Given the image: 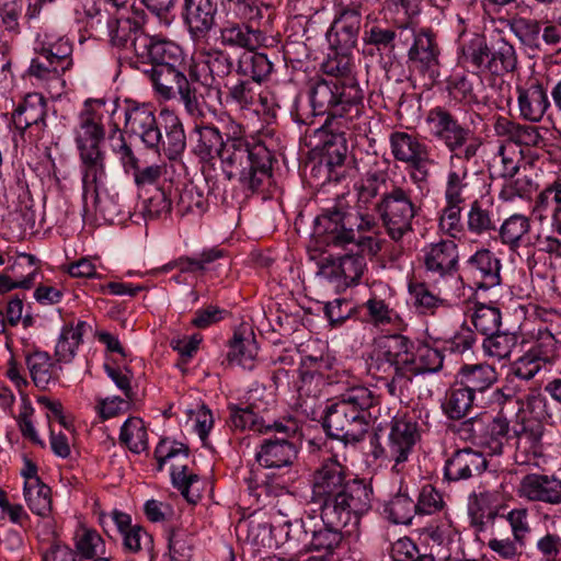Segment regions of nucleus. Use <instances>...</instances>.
<instances>
[{
  "mask_svg": "<svg viewBox=\"0 0 561 561\" xmlns=\"http://www.w3.org/2000/svg\"><path fill=\"white\" fill-rule=\"evenodd\" d=\"M137 68L185 66V55L175 42L161 35L140 34L134 42Z\"/></svg>",
  "mask_w": 561,
  "mask_h": 561,
  "instance_id": "f8f14e48",
  "label": "nucleus"
},
{
  "mask_svg": "<svg viewBox=\"0 0 561 561\" xmlns=\"http://www.w3.org/2000/svg\"><path fill=\"white\" fill-rule=\"evenodd\" d=\"M311 490V502L320 505L330 523L336 524L345 512L366 514L371 507V488L363 480L346 479L344 467L333 459L314 471Z\"/></svg>",
  "mask_w": 561,
  "mask_h": 561,
  "instance_id": "f03ea898",
  "label": "nucleus"
},
{
  "mask_svg": "<svg viewBox=\"0 0 561 561\" xmlns=\"http://www.w3.org/2000/svg\"><path fill=\"white\" fill-rule=\"evenodd\" d=\"M495 133L500 137L506 138V144L515 147H536L546 146V139L541 135V127L536 125L520 124L511 119L500 117L494 125Z\"/></svg>",
  "mask_w": 561,
  "mask_h": 561,
  "instance_id": "f704fd0d",
  "label": "nucleus"
},
{
  "mask_svg": "<svg viewBox=\"0 0 561 561\" xmlns=\"http://www.w3.org/2000/svg\"><path fill=\"white\" fill-rule=\"evenodd\" d=\"M466 268L478 289L488 290L502 283V262L489 249H479L466 261Z\"/></svg>",
  "mask_w": 561,
  "mask_h": 561,
  "instance_id": "bb28decb",
  "label": "nucleus"
},
{
  "mask_svg": "<svg viewBox=\"0 0 561 561\" xmlns=\"http://www.w3.org/2000/svg\"><path fill=\"white\" fill-rule=\"evenodd\" d=\"M459 60L477 73L493 76L512 73L518 67L517 51L510 41L500 37L489 46L485 36L479 33L461 44Z\"/></svg>",
  "mask_w": 561,
  "mask_h": 561,
  "instance_id": "39448f33",
  "label": "nucleus"
},
{
  "mask_svg": "<svg viewBox=\"0 0 561 561\" xmlns=\"http://www.w3.org/2000/svg\"><path fill=\"white\" fill-rule=\"evenodd\" d=\"M32 59L28 67V75L42 83H64L61 76L65 71L55 66V62L42 54Z\"/></svg>",
  "mask_w": 561,
  "mask_h": 561,
  "instance_id": "774afa93",
  "label": "nucleus"
},
{
  "mask_svg": "<svg viewBox=\"0 0 561 561\" xmlns=\"http://www.w3.org/2000/svg\"><path fill=\"white\" fill-rule=\"evenodd\" d=\"M24 362L32 382L39 390H48L59 381L62 366L49 353L42 350L25 351Z\"/></svg>",
  "mask_w": 561,
  "mask_h": 561,
  "instance_id": "c756f323",
  "label": "nucleus"
},
{
  "mask_svg": "<svg viewBox=\"0 0 561 561\" xmlns=\"http://www.w3.org/2000/svg\"><path fill=\"white\" fill-rule=\"evenodd\" d=\"M313 522L312 517L307 520L295 519L284 520L283 524L272 525L271 533L276 539H284V542H295L297 546L302 545L304 547L309 546L310 536Z\"/></svg>",
  "mask_w": 561,
  "mask_h": 561,
  "instance_id": "5fc2aeb1",
  "label": "nucleus"
},
{
  "mask_svg": "<svg viewBox=\"0 0 561 561\" xmlns=\"http://www.w3.org/2000/svg\"><path fill=\"white\" fill-rule=\"evenodd\" d=\"M506 25L523 45L528 47L539 46V36L541 33L540 21L522 15H514L506 20Z\"/></svg>",
  "mask_w": 561,
  "mask_h": 561,
  "instance_id": "e2e57ef3",
  "label": "nucleus"
},
{
  "mask_svg": "<svg viewBox=\"0 0 561 561\" xmlns=\"http://www.w3.org/2000/svg\"><path fill=\"white\" fill-rule=\"evenodd\" d=\"M222 9L239 21L256 23L263 19V2L260 0H220Z\"/></svg>",
  "mask_w": 561,
  "mask_h": 561,
  "instance_id": "338daca9",
  "label": "nucleus"
},
{
  "mask_svg": "<svg viewBox=\"0 0 561 561\" xmlns=\"http://www.w3.org/2000/svg\"><path fill=\"white\" fill-rule=\"evenodd\" d=\"M449 291H443L435 284V279L409 284V293L416 311L422 314H434L439 307L450 305L465 295V289L449 286Z\"/></svg>",
  "mask_w": 561,
  "mask_h": 561,
  "instance_id": "412c9836",
  "label": "nucleus"
},
{
  "mask_svg": "<svg viewBox=\"0 0 561 561\" xmlns=\"http://www.w3.org/2000/svg\"><path fill=\"white\" fill-rule=\"evenodd\" d=\"M119 443L134 454L147 450L148 433L140 417L131 416L123 423L119 432Z\"/></svg>",
  "mask_w": 561,
  "mask_h": 561,
  "instance_id": "4d7b16f0",
  "label": "nucleus"
},
{
  "mask_svg": "<svg viewBox=\"0 0 561 561\" xmlns=\"http://www.w3.org/2000/svg\"><path fill=\"white\" fill-rule=\"evenodd\" d=\"M488 466L482 453L470 447L455 450L445 461L444 478L451 482L481 474Z\"/></svg>",
  "mask_w": 561,
  "mask_h": 561,
  "instance_id": "cd10ccee",
  "label": "nucleus"
},
{
  "mask_svg": "<svg viewBox=\"0 0 561 561\" xmlns=\"http://www.w3.org/2000/svg\"><path fill=\"white\" fill-rule=\"evenodd\" d=\"M530 220L522 214H514L506 218L499 228V238L501 242L516 250L523 243L530 231Z\"/></svg>",
  "mask_w": 561,
  "mask_h": 561,
  "instance_id": "864d4df0",
  "label": "nucleus"
},
{
  "mask_svg": "<svg viewBox=\"0 0 561 561\" xmlns=\"http://www.w3.org/2000/svg\"><path fill=\"white\" fill-rule=\"evenodd\" d=\"M351 88L360 89L359 85H343L336 79L314 80L309 90L313 115H327L329 117L335 111V107L344 104V94H347Z\"/></svg>",
  "mask_w": 561,
  "mask_h": 561,
  "instance_id": "393cba45",
  "label": "nucleus"
},
{
  "mask_svg": "<svg viewBox=\"0 0 561 561\" xmlns=\"http://www.w3.org/2000/svg\"><path fill=\"white\" fill-rule=\"evenodd\" d=\"M419 439L420 433L414 416L397 413L390 422L386 446L381 445L377 434L370 438L371 455L375 459L392 461L391 473H402L403 463L408 461Z\"/></svg>",
  "mask_w": 561,
  "mask_h": 561,
  "instance_id": "6e6552de",
  "label": "nucleus"
},
{
  "mask_svg": "<svg viewBox=\"0 0 561 561\" xmlns=\"http://www.w3.org/2000/svg\"><path fill=\"white\" fill-rule=\"evenodd\" d=\"M144 24L145 13L142 11H133L113 21L110 20L106 25L112 44L117 47H126L130 42V46L134 48L135 38L140 34H146L142 30Z\"/></svg>",
  "mask_w": 561,
  "mask_h": 561,
  "instance_id": "ea45409f",
  "label": "nucleus"
},
{
  "mask_svg": "<svg viewBox=\"0 0 561 561\" xmlns=\"http://www.w3.org/2000/svg\"><path fill=\"white\" fill-rule=\"evenodd\" d=\"M83 211H94L104 220L113 221L123 211L119 193L108 184L106 163L80 171Z\"/></svg>",
  "mask_w": 561,
  "mask_h": 561,
  "instance_id": "9d476101",
  "label": "nucleus"
},
{
  "mask_svg": "<svg viewBox=\"0 0 561 561\" xmlns=\"http://www.w3.org/2000/svg\"><path fill=\"white\" fill-rule=\"evenodd\" d=\"M218 39L225 47L249 50L262 46L265 36L260 28L253 27V23L227 21L219 30Z\"/></svg>",
  "mask_w": 561,
  "mask_h": 561,
  "instance_id": "473e14b6",
  "label": "nucleus"
},
{
  "mask_svg": "<svg viewBox=\"0 0 561 561\" xmlns=\"http://www.w3.org/2000/svg\"><path fill=\"white\" fill-rule=\"evenodd\" d=\"M413 342L402 334H391L376 341L366 360L368 374L386 380L390 396L402 398L410 388L408 368L410 367Z\"/></svg>",
  "mask_w": 561,
  "mask_h": 561,
  "instance_id": "7ed1b4c3",
  "label": "nucleus"
},
{
  "mask_svg": "<svg viewBox=\"0 0 561 561\" xmlns=\"http://www.w3.org/2000/svg\"><path fill=\"white\" fill-rule=\"evenodd\" d=\"M516 419L513 433L516 437L517 451L535 458L540 457L543 451V422L538 419H528L526 413L517 414Z\"/></svg>",
  "mask_w": 561,
  "mask_h": 561,
  "instance_id": "72a5a7b5",
  "label": "nucleus"
},
{
  "mask_svg": "<svg viewBox=\"0 0 561 561\" xmlns=\"http://www.w3.org/2000/svg\"><path fill=\"white\" fill-rule=\"evenodd\" d=\"M408 51V57L415 69L427 75L431 80L438 77L439 48L434 33L428 28L419 32L413 30V37Z\"/></svg>",
  "mask_w": 561,
  "mask_h": 561,
  "instance_id": "5701e85b",
  "label": "nucleus"
},
{
  "mask_svg": "<svg viewBox=\"0 0 561 561\" xmlns=\"http://www.w3.org/2000/svg\"><path fill=\"white\" fill-rule=\"evenodd\" d=\"M471 322L478 332L488 336L500 331L502 312L495 306L477 304L471 314Z\"/></svg>",
  "mask_w": 561,
  "mask_h": 561,
  "instance_id": "0e129e2a",
  "label": "nucleus"
},
{
  "mask_svg": "<svg viewBox=\"0 0 561 561\" xmlns=\"http://www.w3.org/2000/svg\"><path fill=\"white\" fill-rule=\"evenodd\" d=\"M171 480L183 497L191 504H196L201 497V479L197 474L190 472L186 465H172Z\"/></svg>",
  "mask_w": 561,
  "mask_h": 561,
  "instance_id": "13d9d810",
  "label": "nucleus"
},
{
  "mask_svg": "<svg viewBox=\"0 0 561 561\" xmlns=\"http://www.w3.org/2000/svg\"><path fill=\"white\" fill-rule=\"evenodd\" d=\"M362 28V12L339 11L327 36L332 49L353 50Z\"/></svg>",
  "mask_w": 561,
  "mask_h": 561,
  "instance_id": "7c9ffc66",
  "label": "nucleus"
},
{
  "mask_svg": "<svg viewBox=\"0 0 561 561\" xmlns=\"http://www.w3.org/2000/svg\"><path fill=\"white\" fill-rule=\"evenodd\" d=\"M516 99L519 117L530 123H539L550 107L548 90L537 79L517 84Z\"/></svg>",
  "mask_w": 561,
  "mask_h": 561,
  "instance_id": "a878e982",
  "label": "nucleus"
},
{
  "mask_svg": "<svg viewBox=\"0 0 561 561\" xmlns=\"http://www.w3.org/2000/svg\"><path fill=\"white\" fill-rule=\"evenodd\" d=\"M516 494L529 502L561 504V479L554 474L528 473L522 477Z\"/></svg>",
  "mask_w": 561,
  "mask_h": 561,
  "instance_id": "b1692460",
  "label": "nucleus"
},
{
  "mask_svg": "<svg viewBox=\"0 0 561 561\" xmlns=\"http://www.w3.org/2000/svg\"><path fill=\"white\" fill-rule=\"evenodd\" d=\"M363 515L364 514L345 512L344 516L335 524L328 522L324 516V511H321L320 516L322 524L312 527L309 548L318 552L334 556L335 550L339 549L343 542V528L347 526L356 528Z\"/></svg>",
  "mask_w": 561,
  "mask_h": 561,
  "instance_id": "aec40b11",
  "label": "nucleus"
},
{
  "mask_svg": "<svg viewBox=\"0 0 561 561\" xmlns=\"http://www.w3.org/2000/svg\"><path fill=\"white\" fill-rule=\"evenodd\" d=\"M389 144L393 158L414 169L415 173L411 174L414 181L427 180L428 167L435 164V160L431 157V149L426 144L405 131L391 133Z\"/></svg>",
  "mask_w": 561,
  "mask_h": 561,
  "instance_id": "2eb2a0df",
  "label": "nucleus"
},
{
  "mask_svg": "<svg viewBox=\"0 0 561 561\" xmlns=\"http://www.w3.org/2000/svg\"><path fill=\"white\" fill-rule=\"evenodd\" d=\"M458 374L460 383L473 394L485 391L497 380L496 370L488 364L463 365Z\"/></svg>",
  "mask_w": 561,
  "mask_h": 561,
  "instance_id": "09e8293b",
  "label": "nucleus"
},
{
  "mask_svg": "<svg viewBox=\"0 0 561 561\" xmlns=\"http://www.w3.org/2000/svg\"><path fill=\"white\" fill-rule=\"evenodd\" d=\"M443 360L442 353L430 345L424 344L415 351L411 350L410 367L408 368L410 383L416 375L438 371L443 367Z\"/></svg>",
  "mask_w": 561,
  "mask_h": 561,
  "instance_id": "3c124183",
  "label": "nucleus"
},
{
  "mask_svg": "<svg viewBox=\"0 0 561 561\" xmlns=\"http://www.w3.org/2000/svg\"><path fill=\"white\" fill-rule=\"evenodd\" d=\"M413 37V28L409 25L389 26L386 23H366L362 34L363 55L374 56L391 54L398 48H405Z\"/></svg>",
  "mask_w": 561,
  "mask_h": 561,
  "instance_id": "4468645a",
  "label": "nucleus"
},
{
  "mask_svg": "<svg viewBox=\"0 0 561 561\" xmlns=\"http://www.w3.org/2000/svg\"><path fill=\"white\" fill-rule=\"evenodd\" d=\"M354 58L352 50L333 49L322 64V70L330 79L339 80L343 85H359L354 76Z\"/></svg>",
  "mask_w": 561,
  "mask_h": 561,
  "instance_id": "a18cd8bd",
  "label": "nucleus"
},
{
  "mask_svg": "<svg viewBox=\"0 0 561 561\" xmlns=\"http://www.w3.org/2000/svg\"><path fill=\"white\" fill-rule=\"evenodd\" d=\"M141 71L150 80L154 93L162 100L175 98V90L186 79L185 66L142 68Z\"/></svg>",
  "mask_w": 561,
  "mask_h": 561,
  "instance_id": "58836bf2",
  "label": "nucleus"
},
{
  "mask_svg": "<svg viewBox=\"0 0 561 561\" xmlns=\"http://www.w3.org/2000/svg\"><path fill=\"white\" fill-rule=\"evenodd\" d=\"M24 499L30 510L38 516H47L51 512V491L41 480L24 483Z\"/></svg>",
  "mask_w": 561,
  "mask_h": 561,
  "instance_id": "052dcab7",
  "label": "nucleus"
},
{
  "mask_svg": "<svg viewBox=\"0 0 561 561\" xmlns=\"http://www.w3.org/2000/svg\"><path fill=\"white\" fill-rule=\"evenodd\" d=\"M421 210L413 191L409 186L391 183L375 203V211L381 220L388 237L401 241L407 234L413 232V220Z\"/></svg>",
  "mask_w": 561,
  "mask_h": 561,
  "instance_id": "423d86ee",
  "label": "nucleus"
},
{
  "mask_svg": "<svg viewBox=\"0 0 561 561\" xmlns=\"http://www.w3.org/2000/svg\"><path fill=\"white\" fill-rule=\"evenodd\" d=\"M476 396L461 383L451 387L442 404L445 415L450 420H461L469 414Z\"/></svg>",
  "mask_w": 561,
  "mask_h": 561,
  "instance_id": "603ef678",
  "label": "nucleus"
},
{
  "mask_svg": "<svg viewBox=\"0 0 561 561\" xmlns=\"http://www.w3.org/2000/svg\"><path fill=\"white\" fill-rule=\"evenodd\" d=\"M5 376L14 383L21 396L20 411L15 420L22 436L34 445L44 447L45 443L38 435L33 422L35 410L27 394L24 393L28 380L22 374L20 365L13 357L8 362Z\"/></svg>",
  "mask_w": 561,
  "mask_h": 561,
  "instance_id": "4be33fe9",
  "label": "nucleus"
},
{
  "mask_svg": "<svg viewBox=\"0 0 561 561\" xmlns=\"http://www.w3.org/2000/svg\"><path fill=\"white\" fill-rule=\"evenodd\" d=\"M378 228L374 215L367 210L344 211L341 206L325 208L317 216L313 236L319 248H345L355 241V231L370 232Z\"/></svg>",
  "mask_w": 561,
  "mask_h": 561,
  "instance_id": "20e7f679",
  "label": "nucleus"
},
{
  "mask_svg": "<svg viewBox=\"0 0 561 561\" xmlns=\"http://www.w3.org/2000/svg\"><path fill=\"white\" fill-rule=\"evenodd\" d=\"M363 96L362 89L351 88L347 94H344V104L335 107V111L327 117L324 126L333 136L341 137L343 141H346L347 134L352 137L362 130Z\"/></svg>",
  "mask_w": 561,
  "mask_h": 561,
  "instance_id": "a211bd4d",
  "label": "nucleus"
},
{
  "mask_svg": "<svg viewBox=\"0 0 561 561\" xmlns=\"http://www.w3.org/2000/svg\"><path fill=\"white\" fill-rule=\"evenodd\" d=\"M274 431L280 436L264 438L255 453L257 463L266 469L290 467L297 458L298 449L288 437L296 433L294 422H273L267 424L265 433Z\"/></svg>",
  "mask_w": 561,
  "mask_h": 561,
  "instance_id": "9b49d317",
  "label": "nucleus"
},
{
  "mask_svg": "<svg viewBox=\"0 0 561 561\" xmlns=\"http://www.w3.org/2000/svg\"><path fill=\"white\" fill-rule=\"evenodd\" d=\"M217 4L214 0H184L182 18L190 34L202 38L214 27Z\"/></svg>",
  "mask_w": 561,
  "mask_h": 561,
  "instance_id": "2f4dec72",
  "label": "nucleus"
},
{
  "mask_svg": "<svg viewBox=\"0 0 561 561\" xmlns=\"http://www.w3.org/2000/svg\"><path fill=\"white\" fill-rule=\"evenodd\" d=\"M34 50L36 54H42L43 57L51 59L55 66L61 68L65 72L72 66V44L65 36L44 33L37 37Z\"/></svg>",
  "mask_w": 561,
  "mask_h": 561,
  "instance_id": "a19ab883",
  "label": "nucleus"
},
{
  "mask_svg": "<svg viewBox=\"0 0 561 561\" xmlns=\"http://www.w3.org/2000/svg\"><path fill=\"white\" fill-rule=\"evenodd\" d=\"M249 49L242 53L238 59L237 73L248 77L255 83L265 80L273 70V62L265 54Z\"/></svg>",
  "mask_w": 561,
  "mask_h": 561,
  "instance_id": "de8ad7c7",
  "label": "nucleus"
},
{
  "mask_svg": "<svg viewBox=\"0 0 561 561\" xmlns=\"http://www.w3.org/2000/svg\"><path fill=\"white\" fill-rule=\"evenodd\" d=\"M357 201L356 209L368 210L370 206L375 207L377 197L389 188L388 175L383 171H368L354 185Z\"/></svg>",
  "mask_w": 561,
  "mask_h": 561,
  "instance_id": "37998d69",
  "label": "nucleus"
},
{
  "mask_svg": "<svg viewBox=\"0 0 561 561\" xmlns=\"http://www.w3.org/2000/svg\"><path fill=\"white\" fill-rule=\"evenodd\" d=\"M448 172L444 190V201L447 205L462 206L466 203L465 193L468 188L469 169L458 154H450Z\"/></svg>",
  "mask_w": 561,
  "mask_h": 561,
  "instance_id": "4c0bfd02",
  "label": "nucleus"
},
{
  "mask_svg": "<svg viewBox=\"0 0 561 561\" xmlns=\"http://www.w3.org/2000/svg\"><path fill=\"white\" fill-rule=\"evenodd\" d=\"M466 224L468 231L476 236L489 234L496 230V220L491 206L478 199L470 204Z\"/></svg>",
  "mask_w": 561,
  "mask_h": 561,
  "instance_id": "6e6d98bb",
  "label": "nucleus"
},
{
  "mask_svg": "<svg viewBox=\"0 0 561 561\" xmlns=\"http://www.w3.org/2000/svg\"><path fill=\"white\" fill-rule=\"evenodd\" d=\"M104 113H108L105 102L89 100L79 115L75 141L79 152L80 171L106 163V153L101 149L105 136Z\"/></svg>",
  "mask_w": 561,
  "mask_h": 561,
  "instance_id": "0eeeda50",
  "label": "nucleus"
},
{
  "mask_svg": "<svg viewBox=\"0 0 561 561\" xmlns=\"http://www.w3.org/2000/svg\"><path fill=\"white\" fill-rule=\"evenodd\" d=\"M367 271V262L359 253L324 257L318 264L317 277L337 291L358 285Z\"/></svg>",
  "mask_w": 561,
  "mask_h": 561,
  "instance_id": "ddd939ff",
  "label": "nucleus"
},
{
  "mask_svg": "<svg viewBox=\"0 0 561 561\" xmlns=\"http://www.w3.org/2000/svg\"><path fill=\"white\" fill-rule=\"evenodd\" d=\"M426 124L430 134L442 141L451 154H458L466 142L473 137L472 131L445 107L436 106L428 111Z\"/></svg>",
  "mask_w": 561,
  "mask_h": 561,
  "instance_id": "f3484780",
  "label": "nucleus"
},
{
  "mask_svg": "<svg viewBox=\"0 0 561 561\" xmlns=\"http://www.w3.org/2000/svg\"><path fill=\"white\" fill-rule=\"evenodd\" d=\"M484 427L479 446L490 455H501L510 432L508 420L502 413L495 416L489 414Z\"/></svg>",
  "mask_w": 561,
  "mask_h": 561,
  "instance_id": "49530a36",
  "label": "nucleus"
},
{
  "mask_svg": "<svg viewBox=\"0 0 561 561\" xmlns=\"http://www.w3.org/2000/svg\"><path fill=\"white\" fill-rule=\"evenodd\" d=\"M394 481L398 483V490L394 496L389 501L386 506V512L389 518L394 524L409 525L411 524L414 514H416V505L408 494V486L404 484V477L402 473H392Z\"/></svg>",
  "mask_w": 561,
  "mask_h": 561,
  "instance_id": "c03bdc74",
  "label": "nucleus"
},
{
  "mask_svg": "<svg viewBox=\"0 0 561 561\" xmlns=\"http://www.w3.org/2000/svg\"><path fill=\"white\" fill-rule=\"evenodd\" d=\"M160 116L165 136L161 135V141H159V147L156 149L162 150L170 160H175L186 148L183 124L173 111L162 110Z\"/></svg>",
  "mask_w": 561,
  "mask_h": 561,
  "instance_id": "e433bc0d",
  "label": "nucleus"
},
{
  "mask_svg": "<svg viewBox=\"0 0 561 561\" xmlns=\"http://www.w3.org/2000/svg\"><path fill=\"white\" fill-rule=\"evenodd\" d=\"M339 403H344V407L350 408L359 416H364L365 421H368L369 409L377 403V397L375 393L364 386H357L347 389L343 392L339 399Z\"/></svg>",
  "mask_w": 561,
  "mask_h": 561,
  "instance_id": "bf43d9fd",
  "label": "nucleus"
},
{
  "mask_svg": "<svg viewBox=\"0 0 561 561\" xmlns=\"http://www.w3.org/2000/svg\"><path fill=\"white\" fill-rule=\"evenodd\" d=\"M195 153L201 160H219L228 181L237 180L243 190L259 191L272 176L273 154L260 140L247 135L244 127L230 121L224 135L214 125L196 124Z\"/></svg>",
  "mask_w": 561,
  "mask_h": 561,
  "instance_id": "f257e3e1",
  "label": "nucleus"
},
{
  "mask_svg": "<svg viewBox=\"0 0 561 561\" xmlns=\"http://www.w3.org/2000/svg\"><path fill=\"white\" fill-rule=\"evenodd\" d=\"M90 328L85 321L65 324L61 328L54 350V357L61 366L72 363L82 343V337Z\"/></svg>",
  "mask_w": 561,
  "mask_h": 561,
  "instance_id": "79ce46f5",
  "label": "nucleus"
},
{
  "mask_svg": "<svg viewBox=\"0 0 561 561\" xmlns=\"http://www.w3.org/2000/svg\"><path fill=\"white\" fill-rule=\"evenodd\" d=\"M126 133L138 137L149 149L158 148L161 130L150 104L128 103L124 108Z\"/></svg>",
  "mask_w": 561,
  "mask_h": 561,
  "instance_id": "6ab92c4d",
  "label": "nucleus"
},
{
  "mask_svg": "<svg viewBox=\"0 0 561 561\" xmlns=\"http://www.w3.org/2000/svg\"><path fill=\"white\" fill-rule=\"evenodd\" d=\"M517 345V335L508 331H497L483 339L484 355L497 360L507 359Z\"/></svg>",
  "mask_w": 561,
  "mask_h": 561,
  "instance_id": "680f3d73",
  "label": "nucleus"
},
{
  "mask_svg": "<svg viewBox=\"0 0 561 561\" xmlns=\"http://www.w3.org/2000/svg\"><path fill=\"white\" fill-rule=\"evenodd\" d=\"M420 260L428 279H435L443 291H449V286L465 289V282L459 274V248L454 240L425 244Z\"/></svg>",
  "mask_w": 561,
  "mask_h": 561,
  "instance_id": "1a4fd4ad",
  "label": "nucleus"
},
{
  "mask_svg": "<svg viewBox=\"0 0 561 561\" xmlns=\"http://www.w3.org/2000/svg\"><path fill=\"white\" fill-rule=\"evenodd\" d=\"M229 420L228 425L233 430H251L259 433H265L267 424L254 412L250 405L239 407L237 404H229Z\"/></svg>",
  "mask_w": 561,
  "mask_h": 561,
  "instance_id": "69168bd1",
  "label": "nucleus"
},
{
  "mask_svg": "<svg viewBox=\"0 0 561 561\" xmlns=\"http://www.w3.org/2000/svg\"><path fill=\"white\" fill-rule=\"evenodd\" d=\"M366 309L367 321L375 327L396 324L401 325L402 319L391 307V297L381 298L376 291L363 305Z\"/></svg>",
  "mask_w": 561,
  "mask_h": 561,
  "instance_id": "8fccbe9b",
  "label": "nucleus"
},
{
  "mask_svg": "<svg viewBox=\"0 0 561 561\" xmlns=\"http://www.w3.org/2000/svg\"><path fill=\"white\" fill-rule=\"evenodd\" d=\"M227 99L240 110L253 112L257 115L270 114L273 104L270 93L261 84L250 80H240L229 88Z\"/></svg>",
  "mask_w": 561,
  "mask_h": 561,
  "instance_id": "c85d7f7f",
  "label": "nucleus"
},
{
  "mask_svg": "<svg viewBox=\"0 0 561 561\" xmlns=\"http://www.w3.org/2000/svg\"><path fill=\"white\" fill-rule=\"evenodd\" d=\"M12 121L21 133L34 128L37 133L46 126V102L38 93L27 94L12 114Z\"/></svg>",
  "mask_w": 561,
  "mask_h": 561,
  "instance_id": "c9c22d12",
  "label": "nucleus"
},
{
  "mask_svg": "<svg viewBox=\"0 0 561 561\" xmlns=\"http://www.w3.org/2000/svg\"><path fill=\"white\" fill-rule=\"evenodd\" d=\"M323 427L330 437L355 444L363 440L368 421L336 401L327 408Z\"/></svg>",
  "mask_w": 561,
  "mask_h": 561,
  "instance_id": "dca6fc26",
  "label": "nucleus"
}]
</instances>
